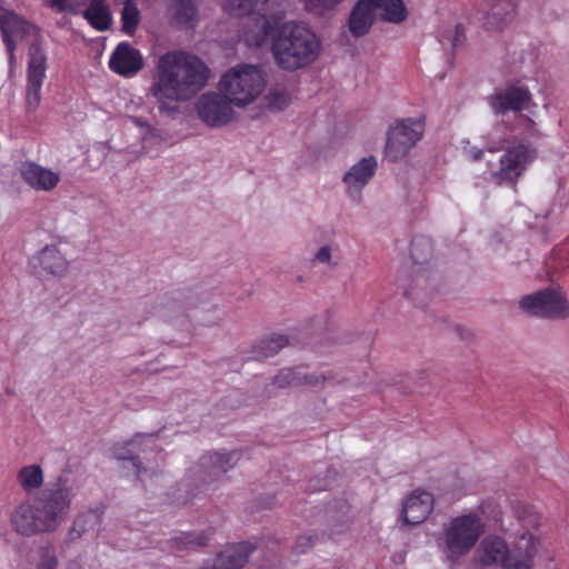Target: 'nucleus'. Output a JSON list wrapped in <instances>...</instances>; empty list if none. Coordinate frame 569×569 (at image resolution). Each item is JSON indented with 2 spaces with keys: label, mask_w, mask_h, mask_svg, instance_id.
<instances>
[{
  "label": "nucleus",
  "mask_w": 569,
  "mask_h": 569,
  "mask_svg": "<svg viewBox=\"0 0 569 569\" xmlns=\"http://www.w3.org/2000/svg\"><path fill=\"white\" fill-rule=\"evenodd\" d=\"M313 262L335 267L336 263H332L331 247H329V246L320 247L318 249V251L315 253Z\"/></svg>",
  "instance_id": "ea45409f"
},
{
  "label": "nucleus",
  "mask_w": 569,
  "mask_h": 569,
  "mask_svg": "<svg viewBox=\"0 0 569 569\" xmlns=\"http://www.w3.org/2000/svg\"><path fill=\"white\" fill-rule=\"evenodd\" d=\"M130 461L132 462V465L137 468L138 472L140 471V461L138 458L133 457L130 459Z\"/></svg>",
  "instance_id": "c03bdc74"
},
{
  "label": "nucleus",
  "mask_w": 569,
  "mask_h": 569,
  "mask_svg": "<svg viewBox=\"0 0 569 569\" xmlns=\"http://www.w3.org/2000/svg\"><path fill=\"white\" fill-rule=\"evenodd\" d=\"M331 378V376H327L320 372H310L299 367V387L303 386L308 388H322Z\"/></svg>",
  "instance_id": "72a5a7b5"
},
{
  "label": "nucleus",
  "mask_w": 569,
  "mask_h": 569,
  "mask_svg": "<svg viewBox=\"0 0 569 569\" xmlns=\"http://www.w3.org/2000/svg\"><path fill=\"white\" fill-rule=\"evenodd\" d=\"M373 9L370 7L367 0H359L352 9L349 17V29L356 37L366 34L373 20Z\"/></svg>",
  "instance_id": "5701e85b"
},
{
  "label": "nucleus",
  "mask_w": 569,
  "mask_h": 569,
  "mask_svg": "<svg viewBox=\"0 0 569 569\" xmlns=\"http://www.w3.org/2000/svg\"><path fill=\"white\" fill-rule=\"evenodd\" d=\"M498 131L499 128H495L483 136L486 149L490 152L500 150L507 141L505 137L498 134Z\"/></svg>",
  "instance_id": "4c0bfd02"
},
{
  "label": "nucleus",
  "mask_w": 569,
  "mask_h": 569,
  "mask_svg": "<svg viewBox=\"0 0 569 569\" xmlns=\"http://www.w3.org/2000/svg\"><path fill=\"white\" fill-rule=\"evenodd\" d=\"M103 519V511L100 509L88 510L79 515L73 522L72 530L79 537L86 533H97Z\"/></svg>",
  "instance_id": "bb28decb"
},
{
  "label": "nucleus",
  "mask_w": 569,
  "mask_h": 569,
  "mask_svg": "<svg viewBox=\"0 0 569 569\" xmlns=\"http://www.w3.org/2000/svg\"><path fill=\"white\" fill-rule=\"evenodd\" d=\"M485 531V522L479 515H460L442 526L437 545L443 557L456 563L469 555Z\"/></svg>",
  "instance_id": "423d86ee"
},
{
  "label": "nucleus",
  "mask_w": 569,
  "mask_h": 569,
  "mask_svg": "<svg viewBox=\"0 0 569 569\" xmlns=\"http://www.w3.org/2000/svg\"><path fill=\"white\" fill-rule=\"evenodd\" d=\"M174 545L180 548H188L191 546H206L208 537L204 533H188L183 532L172 539Z\"/></svg>",
  "instance_id": "f704fd0d"
},
{
  "label": "nucleus",
  "mask_w": 569,
  "mask_h": 569,
  "mask_svg": "<svg viewBox=\"0 0 569 569\" xmlns=\"http://www.w3.org/2000/svg\"><path fill=\"white\" fill-rule=\"evenodd\" d=\"M518 306L521 311L531 316L550 320L569 319V300L560 288L550 287L523 296Z\"/></svg>",
  "instance_id": "6e6552de"
},
{
  "label": "nucleus",
  "mask_w": 569,
  "mask_h": 569,
  "mask_svg": "<svg viewBox=\"0 0 569 569\" xmlns=\"http://www.w3.org/2000/svg\"><path fill=\"white\" fill-rule=\"evenodd\" d=\"M515 515L517 516L519 522L526 529L523 532H533L536 535L535 529L539 525V515L535 511V509L523 502H517L513 507Z\"/></svg>",
  "instance_id": "7c9ffc66"
},
{
  "label": "nucleus",
  "mask_w": 569,
  "mask_h": 569,
  "mask_svg": "<svg viewBox=\"0 0 569 569\" xmlns=\"http://www.w3.org/2000/svg\"><path fill=\"white\" fill-rule=\"evenodd\" d=\"M4 43L7 47V51L9 53V61L11 64H13L14 63V49L17 47V43H14V41H11V40L4 41Z\"/></svg>",
  "instance_id": "79ce46f5"
},
{
  "label": "nucleus",
  "mask_w": 569,
  "mask_h": 569,
  "mask_svg": "<svg viewBox=\"0 0 569 569\" xmlns=\"http://www.w3.org/2000/svg\"><path fill=\"white\" fill-rule=\"evenodd\" d=\"M377 168L378 162L373 156L362 158L352 164L342 177L348 197L359 202L363 188L370 182Z\"/></svg>",
  "instance_id": "4468645a"
},
{
  "label": "nucleus",
  "mask_w": 569,
  "mask_h": 569,
  "mask_svg": "<svg viewBox=\"0 0 569 569\" xmlns=\"http://www.w3.org/2000/svg\"><path fill=\"white\" fill-rule=\"evenodd\" d=\"M73 496V486L60 477L36 499L23 501L12 510V530L23 538L57 531L70 511Z\"/></svg>",
  "instance_id": "f03ea898"
},
{
  "label": "nucleus",
  "mask_w": 569,
  "mask_h": 569,
  "mask_svg": "<svg viewBox=\"0 0 569 569\" xmlns=\"http://www.w3.org/2000/svg\"><path fill=\"white\" fill-rule=\"evenodd\" d=\"M465 38L460 26H453L445 29L440 36V42L443 47H457Z\"/></svg>",
  "instance_id": "c9c22d12"
},
{
  "label": "nucleus",
  "mask_w": 569,
  "mask_h": 569,
  "mask_svg": "<svg viewBox=\"0 0 569 569\" xmlns=\"http://www.w3.org/2000/svg\"><path fill=\"white\" fill-rule=\"evenodd\" d=\"M267 74L256 64H238L230 68L219 81V91L236 108L252 104L267 87Z\"/></svg>",
  "instance_id": "0eeeda50"
},
{
  "label": "nucleus",
  "mask_w": 569,
  "mask_h": 569,
  "mask_svg": "<svg viewBox=\"0 0 569 569\" xmlns=\"http://www.w3.org/2000/svg\"><path fill=\"white\" fill-rule=\"evenodd\" d=\"M18 481L21 488L31 492L40 488L43 483V472L40 466L29 465L24 466L19 470Z\"/></svg>",
  "instance_id": "c85d7f7f"
},
{
  "label": "nucleus",
  "mask_w": 569,
  "mask_h": 569,
  "mask_svg": "<svg viewBox=\"0 0 569 569\" xmlns=\"http://www.w3.org/2000/svg\"><path fill=\"white\" fill-rule=\"evenodd\" d=\"M83 17L98 31L108 30L112 23V14L106 0H90Z\"/></svg>",
  "instance_id": "b1692460"
},
{
  "label": "nucleus",
  "mask_w": 569,
  "mask_h": 569,
  "mask_svg": "<svg viewBox=\"0 0 569 569\" xmlns=\"http://www.w3.org/2000/svg\"><path fill=\"white\" fill-rule=\"evenodd\" d=\"M425 123L421 119L398 120L388 131L386 157L391 161L405 158L409 151L421 140Z\"/></svg>",
  "instance_id": "9d476101"
},
{
  "label": "nucleus",
  "mask_w": 569,
  "mask_h": 569,
  "mask_svg": "<svg viewBox=\"0 0 569 569\" xmlns=\"http://www.w3.org/2000/svg\"><path fill=\"white\" fill-rule=\"evenodd\" d=\"M122 30L127 34H133L140 22V11L133 0H126L122 11Z\"/></svg>",
  "instance_id": "2f4dec72"
},
{
  "label": "nucleus",
  "mask_w": 569,
  "mask_h": 569,
  "mask_svg": "<svg viewBox=\"0 0 569 569\" xmlns=\"http://www.w3.org/2000/svg\"><path fill=\"white\" fill-rule=\"evenodd\" d=\"M373 9L375 16L379 13L385 20L400 22L406 18V8L401 0H367Z\"/></svg>",
  "instance_id": "a878e982"
},
{
  "label": "nucleus",
  "mask_w": 569,
  "mask_h": 569,
  "mask_svg": "<svg viewBox=\"0 0 569 569\" xmlns=\"http://www.w3.org/2000/svg\"><path fill=\"white\" fill-rule=\"evenodd\" d=\"M109 67L120 76L131 77L142 69L143 58L132 46L121 42L112 52Z\"/></svg>",
  "instance_id": "6ab92c4d"
},
{
  "label": "nucleus",
  "mask_w": 569,
  "mask_h": 569,
  "mask_svg": "<svg viewBox=\"0 0 569 569\" xmlns=\"http://www.w3.org/2000/svg\"><path fill=\"white\" fill-rule=\"evenodd\" d=\"M253 548L249 542L231 545L216 558L207 560L199 569H241L249 560Z\"/></svg>",
  "instance_id": "a211bd4d"
},
{
  "label": "nucleus",
  "mask_w": 569,
  "mask_h": 569,
  "mask_svg": "<svg viewBox=\"0 0 569 569\" xmlns=\"http://www.w3.org/2000/svg\"><path fill=\"white\" fill-rule=\"evenodd\" d=\"M271 30L269 19L263 14H257L246 20L243 24V39L249 46H260Z\"/></svg>",
  "instance_id": "393cba45"
},
{
  "label": "nucleus",
  "mask_w": 569,
  "mask_h": 569,
  "mask_svg": "<svg viewBox=\"0 0 569 569\" xmlns=\"http://www.w3.org/2000/svg\"><path fill=\"white\" fill-rule=\"evenodd\" d=\"M321 50V39L303 22H287L272 36V57L276 64L286 71L309 67L317 61Z\"/></svg>",
  "instance_id": "7ed1b4c3"
},
{
  "label": "nucleus",
  "mask_w": 569,
  "mask_h": 569,
  "mask_svg": "<svg viewBox=\"0 0 569 569\" xmlns=\"http://www.w3.org/2000/svg\"><path fill=\"white\" fill-rule=\"evenodd\" d=\"M134 122L138 123V124H142V122L139 119H137V118H134Z\"/></svg>",
  "instance_id": "de8ad7c7"
},
{
  "label": "nucleus",
  "mask_w": 569,
  "mask_h": 569,
  "mask_svg": "<svg viewBox=\"0 0 569 569\" xmlns=\"http://www.w3.org/2000/svg\"><path fill=\"white\" fill-rule=\"evenodd\" d=\"M289 339L286 336L278 335L271 336L259 341L254 347L256 355L259 358H269L277 355L280 350L287 347Z\"/></svg>",
  "instance_id": "c756f323"
},
{
  "label": "nucleus",
  "mask_w": 569,
  "mask_h": 569,
  "mask_svg": "<svg viewBox=\"0 0 569 569\" xmlns=\"http://www.w3.org/2000/svg\"><path fill=\"white\" fill-rule=\"evenodd\" d=\"M343 1L345 0H306V7L309 11L322 16L326 12L333 10Z\"/></svg>",
  "instance_id": "e433bc0d"
},
{
  "label": "nucleus",
  "mask_w": 569,
  "mask_h": 569,
  "mask_svg": "<svg viewBox=\"0 0 569 569\" xmlns=\"http://www.w3.org/2000/svg\"><path fill=\"white\" fill-rule=\"evenodd\" d=\"M139 439V437H136L134 439H132V442H137Z\"/></svg>",
  "instance_id": "09e8293b"
},
{
  "label": "nucleus",
  "mask_w": 569,
  "mask_h": 569,
  "mask_svg": "<svg viewBox=\"0 0 569 569\" xmlns=\"http://www.w3.org/2000/svg\"><path fill=\"white\" fill-rule=\"evenodd\" d=\"M39 569H57L58 560L53 548L46 547L41 549Z\"/></svg>",
  "instance_id": "58836bf2"
},
{
  "label": "nucleus",
  "mask_w": 569,
  "mask_h": 569,
  "mask_svg": "<svg viewBox=\"0 0 569 569\" xmlns=\"http://www.w3.org/2000/svg\"><path fill=\"white\" fill-rule=\"evenodd\" d=\"M38 261L41 271L50 277L61 278L69 269V261L60 249L53 244L46 246L38 253Z\"/></svg>",
  "instance_id": "412c9836"
},
{
  "label": "nucleus",
  "mask_w": 569,
  "mask_h": 569,
  "mask_svg": "<svg viewBox=\"0 0 569 569\" xmlns=\"http://www.w3.org/2000/svg\"><path fill=\"white\" fill-rule=\"evenodd\" d=\"M20 174L23 181L37 191H51L60 181L59 172L32 161H27L21 164Z\"/></svg>",
  "instance_id": "aec40b11"
},
{
  "label": "nucleus",
  "mask_w": 569,
  "mask_h": 569,
  "mask_svg": "<svg viewBox=\"0 0 569 569\" xmlns=\"http://www.w3.org/2000/svg\"><path fill=\"white\" fill-rule=\"evenodd\" d=\"M0 30L3 41H14L29 37L32 42L28 52L27 104L36 109L41 100V87L47 70V53L42 47L39 29L11 10L0 8Z\"/></svg>",
  "instance_id": "20e7f679"
},
{
  "label": "nucleus",
  "mask_w": 569,
  "mask_h": 569,
  "mask_svg": "<svg viewBox=\"0 0 569 569\" xmlns=\"http://www.w3.org/2000/svg\"><path fill=\"white\" fill-rule=\"evenodd\" d=\"M233 104L219 92L203 93L196 102V111L202 122L209 127H222L233 117Z\"/></svg>",
  "instance_id": "f8f14e48"
},
{
  "label": "nucleus",
  "mask_w": 569,
  "mask_h": 569,
  "mask_svg": "<svg viewBox=\"0 0 569 569\" xmlns=\"http://www.w3.org/2000/svg\"><path fill=\"white\" fill-rule=\"evenodd\" d=\"M433 497L428 491L415 490L402 502L401 518L406 525L422 523L433 510Z\"/></svg>",
  "instance_id": "f3484780"
},
{
  "label": "nucleus",
  "mask_w": 569,
  "mask_h": 569,
  "mask_svg": "<svg viewBox=\"0 0 569 569\" xmlns=\"http://www.w3.org/2000/svg\"><path fill=\"white\" fill-rule=\"evenodd\" d=\"M420 243L415 242L411 247V257L415 261H419L420 259Z\"/></svg>",
  "instance_id": "37998d69"
},
{
  "label": "nucleus",
  "mask_w": 569,
  "mask_h": 569,
  "mask_svg": "<svg viewBox=\"0 0 569 569\" xmlns=\"http://www.w3.org/2000/svg\"><path fill=\"white\" fill-rule=\"evenodd\" d=\"M538 546L539 538L533 532H521L512 550L503 539L488 536L480 542L472 562L479 568L531 569Z\"/></svg>",
  "instance_id": "39448f33"
},
{
  "label": "nucleus",
  "mask_w": 569,
  "mask_h": 569,
  "mask_svg": "<svg viewBox=\"0 0 569 569\" xmlns=\"http://www.w3.org/2000/svg\"><path fill=\"white\" fill-rule=\"evenodd\" d=\"M210 77L206 63L183 50L161 54L156 63L149 94L160 109L170 103L187 101L206 87Z\"/></svg>",
  "instance_id": "f257e3e1"
},
{
  "label": "nucleus",
  "mask_w": 569,
  "mask_h": 569,
  "mask_svg": "<svg viewBox=\"0 0 569 569\" xmlns=\"http://www.w3.org/2000/svg\"><path fill=\"white\" fill-rule=\"evenodd\" d=\"M290 91L280 84H277L269 89L263 97V106L271 112H277L286 109L291 102Z\"/></svg>",
  "instance_id": "cd10ccee"
},
{
  "label": "nucleus",
  "mask_w": 569,
  "mask_h": 569,
  "mask_svg": "<svg viewBox=\"0 0 569 569\" xmlns=\"http://www.w3.org/2000/svg\"><path fill=\"white\" fill-rule=\"evenodd\" d=\"M313 545V538L311 536H300L293 547L297 553H303Z\"/></svg>",
  "instance_id": "a19ab883"
},
{
  "label": "nucleus",
  "mask_w": 569,
  "mask_h": 569,
  "mask_svg": "<svg viewBox=\"0 0 569 569\" xmlns=\"http://www.w3.org/2000/svg\"><path fill=\"white\" fill-rule=\"evenodd\" d=\"M530 161L529 150L523 144L509 148L499 161V168L492 172L498 184L513 183L522 174Z\"/></svg>",
  "instance_id": "ddd939ff"
},
{
  "label": "nucleus",
  "mask_w": 569,
  "mask_h": 569,
  "mask_svg": "<svg viewBox=\"0 0 569 569\" xmlns=\"http://www.w3.org/2000/svg\"><path fill=\"white\" fill-rule=\"evenodd\" d=\"M519 120L523 122L525 124H530L532 121L529 118L520 117Z\"/></svg>",
  "instance_id": "49530a36"
},
{
  "label": "nucleus",
  "mask_w": 569,
  "mask_h": 569,
  "mask_svg": "<svg viewBox=\"0 0 569 569\" xmlns=\"http://www.w3.org/2000/svg\"><path fill=\"white\" fill-rule=\"evenodd\" d=\"M516 16L517 0H490L483 28L491 33H501L513 23Z\"/></svg>",
  "instance_id": "dca6fc26"
},
{
  "label": "nucleus",
  "mask_w": 569,
  "mask_h": 569,
  "mask_svg": "<svg viewBox=\"0 0 569 569\" xmlns=\"http://www.w3.org/2000/svg\"><path fill=\"white\" fill-rule=\"evenodd\" d=\"M198 10L192 0H170L168 17L177 27H192L197 21Z\"/></svg>",
  "instance_id": "4be33fe9"
},
{
  "label": "nucleus",
  "mask_w": 569,
  "mask_h": 569,
  "mask_svg": "<svg viewBox=\"0 0 569 569\" xmlns=\"http://www.w3.org/2000/svg\"><path fill=\"white\" fill-rule=\"evenodd\" d=\"M481 154H482V150H477L473 152L472 157L475 160H478L481 158Z\"/></svg>",
  "instance_id": "a18cd8bd"
},
{
  "label": "nucleus",
  "mask_w": 569,
  "mask_h": 569,
  "mask_svg": "<svg viewBox=\"0 0 569 569\" xmlns=\"http://www.w3.org/2000/svg\"><path fill=\"white\" fill-rule=\"evenodd\" d=\"M271 385L279 389L299 387V367L281 369L272 378Z\"/></svg>",
  "instance_id": "473e14b6"
},
{
  "label": "nucleus",
  "mask_w": 569,
  "mask_h": 569,
  "mask_svg": "<svg viewBox=\"0 0 569 569\" xmlns=\"http://www.w3.org/2000/svg\"><path fill=\"white\" fill-rule=\"evenodd\" d=\"M163 317L176 319L191 317L216 308L211 296L199 289L182 288L168 293L163 298Z\"/></svg>",
  "instance_id": "1a4fd4ad"
},
{
  "label": "nucleus",
  "mask_w": 569,
  "mask_h": 569,
  "mask_svg": "<svg viewBox=\"0 0 569 569\" xmlns=\"http://www.w3.org/2000/svg\"><path fill=\"white\" fill-rule=\"evenodd\" d=\"M531 100L530 92L522 87H506L497 90L488 99L489 106L496 114L519 112L527 109Z\"/></svg>",
  "instance_id": "2eb2a0df"
},
{
  "label": "nucleus",
  "mask_w": 569,
  "mask_h": 569,
  "mask_svg": "<svg viewBox=\"0 0 569 569\" xmlns=\"http://www.w3.org/2000/svg\"><path fill=\"white\" fill-rule=\"evenodd\" d=\"M240 459L237 451H211L202 455L188 470V478L202 486L217 481L222 475L233 469Z\"/></svg>",
  "instance_id": "9b49d317"
}]
</instances>
